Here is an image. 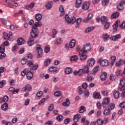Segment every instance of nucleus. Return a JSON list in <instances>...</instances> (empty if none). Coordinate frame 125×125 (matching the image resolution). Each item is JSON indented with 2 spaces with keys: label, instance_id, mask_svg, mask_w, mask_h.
Masks as SVG:
<instances>
[{
  "label": "nucleus",
  "instance_id": "1",
  "mask_svg": "<svg viewBox=\"0 0 125 125\" xmlns=\"http://www.w3.org/2000/svg\"><path fill=\"white\" fill-rule=\"evenodd\" d=\"M64 19L65 22L67 23V24H74L75 22H76V23L78 25H80V24H81V22H82V19L78 18L76 20L75 17H71V18H70V17H69V15H68L67 14L65 15Z\"/></svg>",
  "mask_w": 125,
  "mask_h": 125
},
{
  "label": "nucleus",
  "instance_id": "2",
  "mask_svg": "<svg viewBox=\"0 0 125 125\" xmlns=\"http://www.w3.org/2000/svg\"><path fill=\"white\" fill-rule=\"evenodd\" d=\"M89 50H90V44L87 43L83 46V49L79 52V55H81V54H86Z\"/></svg>",
  "mask_w": 125,
  "mask_h": 125
},
{
  "label": "nucleus",
  "instance_id": "3",
  "mask_svg": "<svg viewBox=\"0 0 125 125\" xmlns=\"http://www.w3.org/2000/svg\"><path fill=\"white\" fill-rule=\"evenodd\" d=\"M110 103V98H106L103 100L102 106L104 108H107L108 104Z\"/></svg>",
  "mask_w": 125,
  "mask_h": 125
},
{
  "label": "nucleus",
  "instance_id": "4",
  "mask_svg": "<svg viewBox=\"0 0 125 125\" xmlns=\"http://www.w3.org/2000/svg\"><path fill=\"white\" fill-rule=\"evenodd\" d=\"M42 25V22L38 21V22H35L34 25L32 26V28L34 29L35 32H38V27H41V26Z\"/></svg>",
  "mask_w": 125,
  "mask_h": 125
},
{
  "label": "nucleus",
  "instance_id": "5",
  "mask_svg": "<svg viewBox=\"0 0 125 125\" xmlns=\"http://www.w3.org/2000/svg\"><path fill=\"white\" fill-rule=\"evenodd\" d=\"M36 50L38 51V58H40L42 55V49L41 48V45H36Z\"/></svg>",
  "mask_w": 125,
  "mask_h": 125
},
{
  "label": "nucleus",
  "instance_id": "6",
  "mask_svg": "<svg viewBox=\"0 0 125 125\" xmlns=\"http://www.w3.org/2000/svg\"><path fill=\"white\" fill-rule=\"evenodd\" d=\"M89 6H90V2L89 1L85 2L82 5V9L83 10H87L88 8H89Z\"/></svg>",
  "mask_w": 125,
  "mask_h": 125
},
{
  "label": "nucleus",
  "instance_id": "7",
  "mask_svg": "<svg viewBox=\"0 0 125 125\" xmlns=\"http://www.w3.org/2000/svg\"><path fill=\"white\" fill-rule=\"evenodd\" d=\"M100 64L101 66H105V67H107V66H108L109 64H110V62H109V61L106 59H104L100 61Z\"/></svg>",
  "mask_w": 125,
  "mask_h": 125
},
{
  "label": "nucleus",
  "instance_id": "8",
  "mask_svg": "<svg viewBox=\"0 0 125 125\" xmlns=\"http://www.w3.org/2000/svg\"><path fill=\"white\" fill-rule=\"evenodd\" d=\"M22 91L23 92H26V90H27V91H31L32 90V86H31V85L29 84H27L22 89Z\"/></svg>",
  "mask_w": 125,
  "mask_h": 125
},
{
  "label": "nucleus",
  "instance_id": "9",
  "mask_svg": "<svg viewBox=\"0 0 125 125\" xmlns=\"http://www.w3.org/2000/svg\"><path fill=\"white\" fill-rule=\"evenodd\" d=\"M111 41H113V42H116V41H118L119 39H121V34H117L116 35H113L111 36L110 38Z\"/></svg>",
  "mask_w": 125,
  "mask_h": 125
},
{
  "label": "nucleus",
  "instance_id": "10",
  "mask_svg": "<svg viewBox=\"0 0 125 125\" xmlns=\"http://www.w3.org/2000/svg\"><path fill=\"white\" fill-rule=\"evenodd\" d=\"M120 20H117L115 22V24L113 25V31L114 32V33L116 32V31H117L118 27H119V25L118 24H120Z\"/></svg>",
  "mask_w": 125,
  "mask_h": 125
},
{
  "label": "nucleus",
  "instance_id": "11",
  "mask_svg": "<svg viewBox=\"0 0 125 125\" xmlns=\"http://www.w3.org/2000/svg\"><path fill=\"white\" fill-rule=\"evenodd\" d=\"M64 73H65L66 75H71V74L73 73V69L70 67H67L65 69Z\"/></svg>",
  "mask_w": 125,
  "mask_h": 125
},
{
  "label": "nucleus",
  "instance_id": "12",
  "mask_svg": "<svg viewBox=\"0 0 125 125\" xmlns=\"http://www.w3.org/2000/svg\"><path fill=\"white\" fill-rule=\"evenodd\" d=\"M76 40L75 39H72L70 41L69 43V48H74L76 46Z\"/></svg>",
  "mask_w": 125,
  "mask_h": 125
},
{
  "label": "nucleus",
  "instance_id": "13",
  "mask_svg": "<svg viewBox=\"0 0 125 125\" xmlns=\"http://www.w3.org/2000/svg\"><path fill=\"white\" fill-rule=\"evenodd\" d=\"M37 32L35 31V29L33 28L31 30V32L30 33V36L32 38V39H34V38H38V34H37Z\"/></svg>",
  "mask_w": 125,
  "mask_h": 125
},
{
  "label": "nucleus",
  "instance_id": "14",
  "mask_svg": "<svg viewBox=\"0 0 125 125\" xmlns=\"http://www.w3.org/2000/svg\"><path fill=\"white\" fill-rule=\"evenodd\" d=\"M59 10L61 12L60 15L61 16H63V15H65L66 12L64 10V7H63L62 5H61L59 7Z\"/></svg>",
  "mask_w": 125,
  "mask_h": 125
},
{
  "label": "nucleus",
  "instance_id": "15",
  "mask_svg": "<svg viewBox=\"0 0 125 125\" xmlns=\"http://www.w3.org/2000/svg\"><path fill=\"white\" fill-rule=\"evenodd\" d=\"M87 63L90 67H92L95 63V61H94V59L91 58L88 60Z\"/></svg>",
  "mask_w": 125,
  "mask_h": 125
},
{
  "label": "nucleus",
  "instance_id": "16",
  "mask_svg": "<svg viewBox=\"0 0 125 125\" xmlns=\"http://www.w3.org/2000/svg\"><path fill=\"white\" fill-rule=\"evenodd\" d=\"M93 97L95 99H101V95H100V93L99 92L94 93L93 94Z\"/></svg>",
  "mask_w": 125,
  "mask_h": 125
},
{
  "label": "nucleus",
  "instance_id": "17",
  "mask_svg": "<svg viewBox=\"0 0 125 125\" xmlns=\"http://www.w3.org/2000/svg\"><path fill=\"white\" fill-rule=\"evenodd\" d=\"M92 17H93V15H92V14L90 13L88 15V17L86 18V19L83 20V21L84 22V23H87L88 21H89V20H90L92 18Z\"/></svg>",
  "mask_w": 125,
  "mask_h": 125
},
{
  "label": "nucleus",
  "instance_id": "18",
  "mask_svg": "<svg viewBox=\"0 0 125 125\" xmlns=\"http://www.w3.org/2000/svg\"><path fill=\"white\" fill-rule=\"evenodd\" d=\"M81 116L80 114H76L74 116L73 121L75 123H77V122L79 121V119H81Z\"/></svg>",
  "mask_w": 125,
  "mask_h": 125
},
{
  "label": "nucleus",
  "instance_id": "19",
  "mask_svg": "<svg viewBox=\"0 0 125 125\" xmlns=\"http://www.w3.org/2000/svg\"><path fill=\"white\" fill-rule=\"evenodd\" d=\"M34 77V73L31 71L28 72L26 74V77L28 80H31Z\"/></svg>",
  "mask_w": 125,
  "mask_h": 125
},
{
  "label": "nucleus",
  "instance_id": "20",
  "mask_svg": "<svg viewBox=\"0 0 125 125\" xmlns=\"http://www.w3.org/2000/svg\"><path fill=\"white\" fill-rule=\"evenodd\" d=\"M62 105L65 107H69L70 106V100L68 98L66 99L65 102L62 103Z\"/></svg>",
  "mask_w": 125,
  "mask_h": 125
},
{
  "label": "nucleus",
  "instance_id": "21",
  "mask_svg": "<svg viewBox=\"0 0 125 125\" xmlns=\"http://www.w3.org/2000/svg\"><path fill=\"white\" fill-rule=\"evenodd\" d=\"M53 3V2L51 1L47 2L45 5L46 8H47V9H48V10H49V9H51V7H52Z\"/></svg>",
  "mask_w": 125,
  "mask_h": 125
},
{
  "label": "nucleus",
  "instance_id": "22",
  "mask_svg": "<svg viewBox=\"0 0 125 125\" xmlns=\"http://www.w3.org/2000/svg\"><path fill=\"white\" fill-rule=\"evenodd\" d=\"M17 42H18V44H19V45H21V44H23V43H24V42H25V40H24V39H23V38H20L18 39V40L17 41Z\"/></svg>",
  "mask_w": 125,
  "mask_h": 125
},
{
  "label": "nucleus",
  "instance_id": "23",
  "mask_svg": "<svg viewBox=\"0 0 125 125\" xmlns=\"http://www.w3.org/2000/svg\"><path fill=\"white\" fill-rule=\"evenodd\" d=\"M82 1L83 0H77L75 3V7H77V8L80 7L81 5H82Z\"/></svg>",
  "mask_w": 125,
  "mask_h": 125
},
{
  "label": "nucleus",
  "instance_id": "24",
  "mask_svg": "<svg viewBox=\"0 0 125 125\" xmlns=\"http://www.w3.org/2000/svg\"><path fill=\"white\" fill-rule=\"evenodd\" d=\"M42 18V15L41 14H37L35 15V19L36 21H41Z\"/></svg>",
  "mask_w": 125,
  "mask_h": 125
},
{
  "label": "nucleus",
  "instance_id": "25",
  "mask_svg": "<svg viewBox=\"0 0 125 125\" xmlns=\"http://www.w3.org/2000/svg\"><path fill=\"white\" fill-rule=\"evenodd\" d=\"M34 38H30L28 40V42H27V44L29 46H32V45H34Z\"/></svg>",
  "mask_w": 125,
  "mask_h": 125
},
{
  "label": "nucleus",
  "instance_id": "26",
  "mask_svg": "<svg viewBox=\"0 0 125 125\" xmlns=\"http://www.w3.org/2000/svg\"><path fill=\"white\" fill-rule=\"evenodd\" d=\"M102 38L104 42H107V41L110 39V35L107 34H104L103 35Z\"/></svg>",
  "mask_w": 125,
  "mask_h": 125
},
{
  "label": "nucleus",
  "instance_id": "27",
  "mask_svg": "<svg viewBox=\"0 0 125 125\" xmlns=\"http://www.w3.org/2000/svg\"><path fill=\"white\" fill-rule=\"evenodd\" d=\"M1 108L3 111H6L8 109V104L7 103H5L1 106Z\"/></svg>",
  "mask_w": 125,
  "mask_h": 125
},
{
  "label": "nucleus",
  "instance_id": "28",
  "mask_svg": "<svg viewBox=\"0 0 125 125\" xmlns=\"http://www.w3.org/2000/svg\"><path fill=\"white\" fill-rule=\"evenodd\" d=\"M106 79H107V73H106V72H104L101 76V80L102 81H105Z\"/></svg>",
  "mask_w": 125,
  "mask_h": 125
},
{
  "label": "nucleus",
  "instance_id": "29",
  "mask_svg": "<svg viewBox=\"0 0 125 125\" xmlns=\"http://www.w3.org/2000/svg\"><path fill=\"white\" fill-rule=\"evenodd\" d=\"M113 95L115 99H119V97L120 96V92L119 91H115L113 92Z\"/></svg>",
  "mask_w": 125,
  "mask_h": 125
},
{
  "label": "nucleus",
  "instance_id": "30",
  "mask_svg": "<svg viewBox=\"0 0 125 125\" xmlns=\"http://www.w3.org/2000/svg\"><path fill=\"white\" fill-rule=\"evenodd\" d=\"M119 16H120V13L118 12H116L112 14L111 18H112V19H114V18H118Z\"/></svg>",
  "mask_w": 125,
  "mask_h": 125
},
{
  "label": "nucleus",
  "instance_id": "31",
  "mask_svg": "<svg viewBox=\"0 0 125 125\" xmlns=\"http://www.w3.org/2000/svg\"><path fill=\"white\" fill-rule=\"evenodd\" d=\"M110 114H111V110L109 108L105 109L104 111V115L105 116H108Z\"/></svg>",
  "mask_w": 125,
  "mask_h": 125
},
{
  "label": "nucleus",
  "instance_id": "32",
  "mask_svg": "<svg viewBox=\"0 0 125 125\" xmlns=\"http://www.w3.org/2000/svg\"><path fill=\"white\" fill-rule=\"evenodd\" d=\"M83 70L84 73H85L86 74H88V73H89V66H88V65H86L84 66Z\"/></svg>",
  "mask_w": 125,
  "mask_h": 125
},
{
  "label": "nucleus",
  "instance_id": "33",
  "mask_svg": "<svg viewBox=\"0 0 125 125\" xmlns=\"http://www.w3.org/2000/svg\"><path fill=\"white\" fill-rule=\"evenodd\" d=\"M93 30H94V27L90 26L86 28L85 32V33H90V32H91V31H93Z\"/></svg>",
  "mask_w": 125,
  "mask_h": 125
},
{
  "label": "nucleus",
  "instance_id": "34",
  "mask_svg": "<svg viewBox=\"0 0 125 125\" xmlns=\"http://www.w3.org/2000/svg\"><path fill=\"white\" fill-rule=\"evenodd\" d=\"M86 111V108H85V106L83 105H82L80 107V109L79 110V112L80 113H83V112H85Z\"/></svg>",
  "mask_w": 125,
  "mask_h": 125
},
{
  "label": "nucleus",
  "instance_id": "35",
  "mask_svg": "<svg viewBox=\"0 0 125 125\" xmlns=\"http://www.w3.org/2000/svg\"><path fill=\"white\" fill-rule=\"evenodd\" d=\"M107 20H108V19L107 18V17L103 16L101 18V21L103 23H106Z\"/></svg>",
  "mask_w": 125,
  "mask_h": 125
},
{
  "label": "nucleus",
  "instance_id": "36",
  "mask_svg": "<svg viewBox=\"0 0 125 125\" xmlns=\"http://www.w3.org/2000/svg\"><path fill=\"white\" fill-rule=\"evenodd\" d=\"M99 70V65H97L93 69V75H95L97 72Z\"/></svg>",
  "mask_w": 125,
  "mask_h": 125
},
{
  "label": "nucleus",
  "instance_id": "37",
  "mask_svg": "<svg viewBox=\"0 0 125 125\" xmlns=\"http://www.w3.org/2000/svg\"><path fill=\"white\" fill-rule=\"evenodd\" d=\"M61 42H62V39L61 38L57 39L54 42L55 45H59Z\"/></svg>",
  "mask_w": 125,
  "mask_h": 125
},
{
  "label": "nucleus",
  "instance_id": "38",
  "mask_svg": "<svg viewBox=\"0 0 125 125\" xmlns=\"http://www.w3.org/2000/svg\"><path fill=\"white\" fill-rule=\"evenodd\" d=\"M50 62H51V60L49 59H46L44 62V66H48L50 64Z\"/></svg>",
  "mask_w": 125,
  "mask_h": 125
},
{
  "label": "nucleus",
  "instance_id": "39",
  "mask_svg": "<svg viewBox=\"0 0 125 125\" xmlns=\"http://www.w3.org/2000/svg\"><path fill=\"white\" fill-rule=\"evenodd\" d=\"M49 72H57V67L52 66L48 69Z\"/></svg>",
  "mask_w": 125,
  "mask_h": 125
},
{
  "label": "nucleus",
  "instance_id": "40",
  "mask_svg": "<svg viewBox=\"0 0 125 125\" xmlns=\"http://www.w3.org/2000/svg\"><path fill=\"white\" fill-rule=\"evenodd\" d=\"M116 59H117V58L115 56H112L111 57V66H113L114 65V63L116 62Z\"/></svg>",
  "mask_w": 125,
  "mask_h": 125
},
{
  "label": "nucleus",
  "instance_id": "41",
  "mask_svg": "<svg viewBox=\"0 0 125 125\" xmlns=\"http://www.w3.org/2000/svg\"><path fill=\"white\" fill-rule=\"evenodd\" d=\"M5 51V47L3 45H1L0 46V53H4Z\"/></svg>",
  "mask_w": 125,
  "mask_h": 125
},
{
  "label": "nucleus",
  "instance_id": "42",
  "mask_svg": "<svg viewBox=\"0 0 125 125\" xmlns=\"http://www.w3.org/2000/svg\"><path fill=\"white\" fill-rule=\"evenodd\" d=\"M78 60H79V58H78V56H77V55L71 56V61H75V62H77V61H78Z\"/></svg>",
  "mask_w": 125,
  "mask_h": 125
},
{
  "label": "nucleus",
  "instance_id": "43",
  "mask_svg": "<svg viewBox=\"0 0 125 125\" xmlns=\"http://www.w3.org/2000/svg\"><path fill=\"white\" fill-rule=\"evenodd\" d=\"M3 84H6V81H0V88H2V87H3Z\"/></svg>",
  "mask_w": 125,
  "mask_h": 125
},
{
  "label": "nucleus",
  "instance_id": "44",
  "mask_svg": "<svg viewBox=\"0 0 125 125\" xmlns=\"http://www.w3.org/2000/svg\"><path fill=\"white\" fill-rule=\"evenodd\" d=\"M54 94L55 96L58 97V96H61V95L62 94V92H61V91L58 90V91H56L54 93Z\"/></svg>",
  "mask_w": 125,
  "mask_h": 125
},
{
  "label": "nucleus",
  "instance_id": "45",
  "mask_svg": "<svg viewBox=\"0 0 125 125\" xmlns=\"http://www.w3.org/2000/svg\"><path fill=\"white\" fill-rule=\"evenodd\" d=\"M83 74H84V72L83 71V69H80L78 70V76L79 77H81V76H83Z\"/></svg>",
  "mask_w": 125,
  "mask_h": 125
},
{
  "label": "nucleus",
  "instance_id": "46",
  "mask_svg": "<svg viewBox=\"0 0 125 125\" xmlns=\"http://www.w3.org/2000/svg\"><path fill=\"white\" fill-rule=\"evenodd\" d=\"M38 68H39V64L36 63L32 66L31 69L32 70H34V71H36V70H38Z\"/></svg>",
  "mask_w": 125,
  "mask_h": 125
},
{
  "label": "nucleus",
  "instance_id": "47",
  "mask_svg": "<svg viewBox=\"0 0 125 125\" xmlns=\"http://www.w3.org/2000/svg\"><path fill=\"white\" fill-rule=\"evenodd\" d=\"M97 123L99 125H103L104 121L101 119H99L97 120Z\"/></svg>",
  "mask_w": 125,
  "mask_h": 125
},
{
  "label": "nucleus",
  "instance_id": "48",
  "mask_svg": "<svg viewBox=\"0 0 125 125\" xmlns=\"http://www.w3.org/2000/svg\"><path fill=\"white\" fill-rule=\"evenodd\" d=\"M57 120L59 122H62V121H63V116H62V115H60L58 116L57 117Z\"/></svg>",
  "mask_w": 125,
  "mask_h": 125
},
{
  "label": "nucleus",
  "instance_id": "49",
  "mask_svg": "<svg viewBox=\"0 0 125 125\" xmlns=\"http://www.w3.org/2000/svg\"><path fill=\"white\" fill-rule=\"evenodd\" d=\"M120 85H125V77L122 78L120 80Z\"/></svg>",
  "mask_w": 125,
  "mask_h": 125
},
{
  "label": "nucleus",
  "instance_id": "50",
  "mask_svg": "<svg viewBox=\"0 0 125 125\" xmlns=\"http://www.w3.org/2000/svg\"><path fill=\"white\" fill-rule=\"evenodd\" d=\"M85 54H81L82 55L80 57V60H83V59H86L87 58V56L86 55H84Z\"/></svg>",
  "mask_w": 125,
  "mask_h": 125
},
{
  "label": "nucleus",
  "instance_id": "51",
  "mask_svg": "<svg viewBox=\"0 0 125 125\" xmlns=\"http://www.w3.org/2000/svg\"><path fill=\"white\" fill-rule=\"evenodd\" d=\"M110 28V22H106L104 26L105 30H108Z\"/></svg>",
  "mask_w": 125,
  "mask_h": 125
},
{
  "label": "nucleus",
  "instance_id": "52",
  "mask_svg": "<svg viewBox=\"0 0 125 125\" xmlns=\"http://www.w3.org/2000/svg\"><path fill=\"white\" fill-rule=\"evenodd\" d=\"M93 80H94V78H93V77L92 76H90V77H87L86 81L87 82H92V81H93Z\"/></svg>",
  "mask_w": 125,
  "mask_h": 125
},
{
  "label": "nucleus",
  "instance_id": "53",
  "mask_svg": "<svg viewBox=\"0 0 125 125\" xmlns=\"http://www.w3.org/2000/svg\"><path fill=\"white\" fill-rule=\"evenodd\" d=\"M109 3V0H103V3L102 4L104 5V6H105V5H107Z\"/></svg>",
  "mask_w": 125,
  "mask_h": 125
},
{
  "label": "nucleus",
  "instance_id": "54",
  "mask_svg": "<svg viewBox=\"0 0 125 125\" xmlns=\"http://www.w3.org/2000/svg\"><path fill=\"white\" fill-rule=\"evenodd\" d=\"M44 51L46 53H48L50 51V48L48 47V46H46L44 47Z\"/></svg>",
  "mask_w": 125,
  "mask_h": 125
},
{
  "label": "nucleus",
  "instance_id": "55",
  "mask_svg": "<svg viewBox=\"0 0 125 125\" xmlns=\"http://www.w3.org/2000/svg\"><path fill=\"white\" fill-rule=\"evenodd\" d=\"M54 109V105L53 104H51L48 106V111H51Z\"/></svg>",
  "mask_w": 125,
  "mask_h": 125
},
{
  "label": "nucleus",
  "instance_id": "56",
  "mask_svg": "<svg viewBox=\"0 0 125 125\" xmlns=\"http://www.w3.org/2000/svg\"><path fill=\"white\" fill-rule=\"evenodd\" d=\"M1 53V55H0V60H1V59H3V58H5V57L6 56V54L4 53Z\"/></svg>",
  "mask_w": 125,
  "mask_h": 125
},
{
  "label": "nucleus",
  "instance_id": "57",
  "mask_svg": "<svg viewBox=\"0 0 125 125\" xmlns=\"http://www.w3.org/2000/svg\"><path fill=\"white\" fill-rule=\"evenodd\" d=\"M21 63L22 65H24L27 63V59H25V58H22L21 60Z\"/></svg>",
  "mask_w": 125,
  "mask_h": 125
},
{
  "label": "nucleus",
  "instance_id": "58",
  "mask_svg": "<svg viewBox=\"0 0 125 125\" xmlns=\"http://www.w3.org/2000/svg\"><path fill=\"white\" fill-rule=\"evenodd\" d=\"M116 76L114 74H111L110 76V79L111 81H115L116 80Z\"/></svg>",
  "mask_w": 125,
  "mask_h": 125
},
{
  "label": "nucleus",
  "instance_id": "59",
  "mask_svg": "<svg viewBox=\"0 0 125 125\" xmlns=\"http://www.w3.org/2000/svg\"><path fill=\"white\" fill-rule=\"evenodd\" d=\"M28 71V68L24 69L21 72V76H25L26 75V73H27V71Z\"/></svg>",
  "mask_w": 125,
  "mask_h": 125
},
{
  "label": "nucleus",
  "instance_id": "60",
  "mask_svg": "<svg viewBox=\"0 0 125 125\" xmlns=\"http://www.w3.org/2000/svg\"><path fill=\"white\" fill-rule=\"evenodd\" d=\"M87 83H84L82 84V87L83 88H84V89H86V88H87Z\"/></svg>",
  "mask_w": 125,
  "mask_h": 125
},
{
  "label": "nucleus",
  "instance_id": "61",
  "mask_svg": "<svg viewBox=\"0 0 125 125\" xmlns=\"http://www.w3.org/2000/svg\"><path fill=\"white\" fill-rule=\"evenodd\" d=\"M85 96H89V91L88 90H85L83 92Z\"/></svg>",
  "mask_w": 125,
  "mask_h": 125
},
{
  "label": "nucleus",
  "instance_id": "62",
  "mask_svg": "<svg viewBox=\"0 0 125 125\" xmlns=\"http://www.w3.org/2000/svg\"><path fill=\"white\" fill-rule=\"evenodd\" d=\"M3 36H4V40H9V36L8 35V34H6V33H4L3 34Z\"/></svg>",
  "mask_w": 125,
  "mask_h": 125
},
{
  "label": "nucleus",
  "instance_id": "63",
  "mask_svg": "<svg viewBox=\"0 0 125 125\" xmlns=\"http://www.w3.org/2000/svg\"><path fill=\"white\" fill-rule=\"evenodd\" d=\"M120 106L121 108H125V102H123L120 103Z\"/></svg>",
  "mask_w": 125,
  "mask_h": 125
},
{
  "label": "nucleus",
  "instance_id": "64",
  "mask_svg": "<svg viewBox=\"0 0 125 125\" xmlns=\"http://www.w3.org/2000/svg\"><path fill=\"white\" fill-rule=\"evenodd\" d=\"M44 125H52V121H47L45 123Z\"/></svg>",
  "mask_w": 125,
  "mask_h": 125
}]
</instances>
